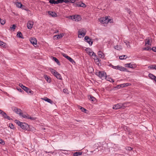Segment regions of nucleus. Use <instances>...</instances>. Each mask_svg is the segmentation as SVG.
<instances>
[{"instance_id":"obj_1","label":"nucleus","mask_w":156,"mask_h":156,"mask_svg":"<svg viewBox=\"0 0 156 156\" xmlns=\"http://www.w3.org/2000/svg\"><path fill=\"white\" fill-rule=\"evenodd\" d=\"M15 122L22 129L27 130L29 128V125L25 122H21L17 120H15Z\"/></svg>"},{"instance_id":"obj_2","label":"nucleus","mask_w":156,"mask_h":156,"mask_svg":"<svg viewBox=\"0 0 156 156\" xmlns=\"http://www.w3.org/2000/svg\"><path fill=\"white\" fill-rule=\"evenodd\" d=\"M87 31L85 29L80 30L78 32V37L79 38H81L84 37L86 34Z\"/></svg>"},{"instance_id":"obj_3","label":"nucleus","mask_w":156,"mask_h":156,"mask_svg":"<svg viewBox=\"0 0 156 156\" xmlns=\"http://www.w3.org/2000/svg\"><path fill=\"white\" fill-rule=\"evenodd\" d=\"M99 21L103 24H107L109 22L111 23L112 20L111 19H108V17H102L99 19Z\"/></svg>"},{"instance_id":"obj_4","label":"nucleus","mask_w":156,"mask_h":156,"mask_svg":"<svg viewBox=\"0 0 156 156\" xmlns=\"http://www.w3.org/2000/svg\"><path fill=\"white\" fill-rule=\"evenodd\" d=\"M101 79H105L106 76V73L104 71H99L98 73H97L96 74Z\"/></svg>"},{"instance_id":"obj_5","label":"nucleus","mask_w":156,"mask_h":156,"mask_svg":"<svg viewBox=\"0 0 156 156\" xmlns=\"http://www.w3.org/2000/svg\"><path fill=\"white\" fill-rule=\"evenodd\" d=\"M19 85L22 88L28 93L33 94V91H32L29 88L23 85L22 84L20 83Z\"/></svg>"},{"instance_id":"obj_6","label":"nucleus","mask_w":156,"mask_h":156,"mask_svg":"<svg viewBox=\"0 0 156 156\" xmlns=\"http://www.w3.org/2000/svg\"><path fill=\"white\" fill-rule=\"evenodd\" d=\"M92 56V58H93L94 59L96 64L98 66H99L100 62L101 61V60L98 58V56L96 55L95 53Z\"/></svg>"},{"instance_id":"obj_7","label":"nucleus","mask_w":156,"mask_h":156,"mask_svg":"<svg viewBox=\"0 0 156 156\" xmlns=\"http://www.w3.org/2000/svg\"><path fill=\"white\" fill-rule=\"evenodd\" d=\"M124 105V103H118L117 104L113 105V108L116 110L121 108L125 106Z\"/></svg>"},{"instance_id":"obj_8","label":"nucleus","mask_w":156,"mask_h":156,"mask_svg":"<svg viewBox=\"0 0 156 156\" xmlns=\"http://www.w3.org/2000/svg\"><path fill=\"white\" fill-rule=\"evenodd\" d=\"M12 109L13 111H14L16 113L19 114L20 115L22 114V111L20 108H17L16 107H12Z\"/></svg>"},{"instance_id":"obj_9","label":"nucleus","mask_w":156,"mask_h":156,"mask_svg":"<svg viewBox=\"0 0 156 156\" xmlns=\"http://www.w3.org/2000/svg\"><path fill=\"white\" fill-rule=\"evenodd\" d=\"M85 41L89 44V45L91 46L93 43L92 39H90L88 36H86L84 37Z\"/></svg>"},{"instance_id":"obj_10","label":"nucleus","mask_w":156,"mask_h":156,"mask_svg":"<svg viewBox=\"0 0 156 156\" xmlns=\"http://www.w3.org/2000/svg\"><path fill=\"white\" fill-rule=\"evenodd\" d=\"M71 19L75 21H78L81 19V17L79 15H76L74 16H71Z\"/></svg>"},{"instance_id":"obj_11","label":"nucleus","mask_w":156,"mask_h":156,"mask_svg":"<svg viewBox=\"0 0 156 156\" xmlns=\"http://www.w3.org/2000/svg\"><path fill=\"white\" fill-rule=\"evenodd\" d=\"M34 23L32 21H29L27 23V27L28 29H31L34 25Z\"/></svg>"},{"instance_id":"obj_12","label":"nucleus","mask_w":156,"mask_h":156,"mask_svg":"<svg viewBox=\"0 0 156 156\" xmlns=\"http://www.w3.org/2000/svg\"><path fill=\"white\" fill-rule=\"evenodd\" d=\"M30 41L31 44H32L34 47L37 46V41L36 38L34 37L31 38L30 39Z\"/></svg>"},{"instance_id":"obj_13","label":"nucleus","mask_w":156,"mask_h":156,"mask_svg":"<svg viewBox=\"0 0 156 156\" xmlns=\"http://www.w3.org/2000/svg\"><path fill=\"white\" fill-rule=\"evenodd\" d=\"M85 50L88 54L90 56L91 55L92 56L94 53L90 48H87Z\"/></svg>"},{"instance_id":"obj_14","label":"nucleus","mask_w":156,"mask_h":156,"mask_svg":"<svg viewBox=\"0 0 156 156\" xmlns=\"http://www.w3.org/2000/svg\"><path fill=\"white\" fill-rule=\"evenodd\" d=\"M63 55L64 57L66 58L67 59L69 60V61L72 63L75 62L74 60L72 58L67 55L64 54Z\"/></svg>"},{"instance_id":"obj_15","label":"nucleus","mask_w":156,"mask_h":156,"mask_svg":"<svg viewBox=\"0 0 156 156\" xmlns=\"http://www.w3.org/2000/svg\"><path fill=\"white\" fill-rule=\"evenodd\" d=\"M98 55L100 58L102 59H105V55L101 51H98Z\"/></svg>"},{"instance_id":"obj_16","label":"nucleus","mask_w":156,"mask_h":156,"mask_svg":"<svg viewBox=\"0 0 156 156\" xmlns=\"http://www.w3.org/2000/svg\"><path fill=\"white\" fill-rule=\"evenodd\" d=\"M2 116L5 119H7L8 120L12 119H11L9 116L5 112H4L3 114H2Z\"/></svg>"},{"instance_id":"obj_17","label":"nucleus","mask_w":156,"mask_h":156,"mask_svg":"<svg viewBox=\"0 0 156 156\" xmlns=\"http://www.w3.org/2000/svg\"><path fill=\"white\" fill-rule=\"evenodd\" d=\"M55 1V0H50L49 1L50 3L52 4H57L60 3L61 2V1L60 0H56Z\"/></svg>"},{"instance_id":"obj_18","label":"nucleus","mask_w":156,"mask_h":156,"mask_svg":"<svg viewBox=\"0 0 156 156\" xmlns=\"http://www.w3.org/2000/svg\"><path fill=\"white\" fill-rule=\"evenodd\" d=\"M64 35V34L63 33H61L60 34L58 35H55L54 36V37H56L55 39H58L61 38Z\"/></svg>"},{"instance_id":"obj_19","label":"nucleus","mask_w":156,"mask_h":156,"mask_svg":"<svg viewBox=\"0 0 156 156\" xmlns=\"http://www.w3.org/2000/svg\"><path fill=\"white\" fill-rule=\"evenodd\" d=\"M48 14L52 16V17H56L57 16V15L56 13L54 12H51L49 11H48Z\"/></svg>"},{"instance_id":"obj_20","label":"nucleus","mask_w":156,"mask_h":156,"mask_svg":"<svg viewBox=\"0 0 156 156\" xmlns=\"http://www.w3.org/2000/svg\"><path fill=\"white\" fill-rule=\"evenodd\" d=\"M42 99L51 104H52L53 103V101H52L50 99L47 97H45L44 98H42Z\"/></svg>"},{"instance_id":"obj_21","label":"nucleus","mask_w":156,"mask_h":156,"mask_svg":"<svg viewBox=\"0 0 156 156\" xmlns=\"http://www.w3.org/2000/svg\"><path fill=\"white\" fill-rule=\"evenodd\" d=\"M148 76L151 79L154 80L156 79V76L150 73L149 74Z\"/></svg>"},{"instance_id":"obj_22","label":"nucleus","mask_w":156,"mask_h":156,"mask_svg":"<svg viewBox=\"0 0 156 156\" xmlns=\"http://www.w3.org/2000/svg\"><path fill=\"white\" fill-rule=\"evenodd\" d=\"M59 80L62 79V77L60 74L58 72L56 73L54 75Z\"/></svg>"},{"instance_id":"obj_23","label":"nucleus","mask_w":156,"mask_h":156,"mask_svg":"<svg viewBox=\"0 0 156 156\" xmlns=\"http://www.w3.org/2000/svg\"><path fill=\"white\" fill-rule=\"evenodd\" d=\"M114 48L115 49H116L117 50H120L122 49V48L121 46L117 45L114 47Z\"/></svg>"},{"instance_id":"obj_24","label":"nucleus","mask_w":156,"mask_h":156,"mask_svg":"<svg viewBox=\"0 0 156 156\" xmlns=\"http://www.w3.org/2000/svg\"><path fill=\"white\" fill-rule=\"evenodd\" d=\"M44 78L48 82L50 83L51 81V78L48 77L47 75H45L44 76Z\"/></svg>"},{"instance_id":"obj_25","label":"nucleus","mask_w":156,"mask_h":156,"mask_svg":"<svg viewBox=\"0 0 156 156\" xmlns=\"http://www.w3.org/2000/svg\"><path fill=\"white\" fill-rule=\"evenodd\" d=\"M105 79L107 81H109L113 83L114 82V80L111 77H109L106 76Z\"/></svg>"},{"instance_id":"obj_26","label":"nucleus","mask_w":156,"mask_h":156,"mask_svg":"<svg viewBox=\"0 0 156 156\" xmlns=\"http://www.w3.org/2000/svg\"><path fill=\"white\" fill-rule=\"evenodd\" d=\"M52 59L58 65H59V66H60V63L59 60L56 58H55V57H53Z\"/></svg>"},{"instance_id":"obj_27","label":"nucleus","mask_w":156,"mask_h":156,"mask_svg":"<svg viewBox=\"0 0 156 156\" xmlns=\"http://www.w3.org/2000/svg\"><path fill=\"white\" fill-rule=\"evenodd\" d=\"M17 36L19 38L23 39L24 37L23 36V35L20 32H18L17 33Z\"/></svg>"},{"instance_id":"obj_28","label":"nucleus","mask_w":156,"mask_h":156,"mask_svg":"<svg viewBox=\"0 0 156 156\" xmlns=\"http://www.w3.org/2000/svg\"><path fill=\"white\" fill-rule=\"evenodd\" d=\"M78 109H80L82 112L86 113V111L87 110L84 108L80 106H78Z\"/></svg>"},{"instance_id":"obj_29","label":"nucleus","mask_w":156,"mask_h":156,"mask_svg":"<svg viewBox=\"0 0 156 156\" xmlns=\"http://www.w3.org/2000/svg\"><path fill=\"white\" fill-rule=\"evenodd\" d=\"M126 67L131 68H133V64H131V63H127L125 65Z\"/></svg>"},{"instance_id":"obj_30","label":"nucleus","mask_w":156,"mask_h":156,"mask_svg":"<svg viewBox=\"0 0 156 156\" xmlns=\"http://www.w3.org/2000/svg\"><path fill=\"white\" fill-rule=\"evenodd\" d=\"M0 45L2 47L5 48L6 47V44L4 42L0 41Z\"/></svg>"},{"instance_id":"obj_31","label":"nucleus","mask_w":156,"mask_h":156,"mask_svg":"<svg viewBox=\"0 0 156 156\" xmlns=\"http://www.w3.org/2000/svg\"><path fill=\"white\" fill-rule=\"evenodd\" d=\"M130 84L129 83H124L121 84L120 87H123L127 86H128Z\"/></svg>"},{"instance_id":"obj_32","label":"nucleus","mask_w":156,"mask_h":156,"mask_svg":"<svg viewBox=\"0 0 156 156\" xmlns=\"http://www.w3.org/2000/svg\"><path fill=\"white\" fill-rule=\"evenodd\" d=\"M82 152H76L73 154L74 156H78L82 154Z\"/></svg>"},{"instance_id":"obj_33","label":"nucleus","mask_w":156,"mask_h":156,"mask_svg":"<svg viewBox=\"0 0 156 156\" xmlns=\"http://www.w3.org/2000/svg\"><path fill=\"white\" fill-rule=\"evenodd\" d=\"M108 66L110 67H111L112 68L115 69H119V66H114L111 64H110L108 65Z\"/></svg>"},{"instance_id":"obj_34","label":"nucleus","mask_w":156,"mask_h":156,"mask_svg":"<svg viewBox=\"0 0 156 156\" xmlns=\"http://www.w3.org/2000/svg\"><path fill=\"white\" fill-rule=\"evenodd\" d=\"M88 97L89 99L92 101H94L96 100L95 98L93 96L90 95Z\"/></svg>"},{"instance_id":"obj_35","label":"nucleus","mask_w":156,"mask_h":156,"mask_svg":"<svg viewBox=\"0 0 156 156\" xmlns=\"http://www.w3.org/2000/svg\"><path fill=\"white\" fill-rule=\"evenodd\" d=\"M17 7L19 8H21L23 6L21 2H17L16 3Z\"/></svg>"},{"instance_id":"obj_36","label":"nucleus","mask_w":156,"mask_h":156,"mask_svg":"<svg viewBox=\"0 0 156 156\" xmlns=\"http://www.w3.org/2000/svg\"><path fill=\"white\" fill-rule=\"evenodd\" d=\"M81 2H76L75 3H74L73 5L75 7H81Z\"/></svg>"},{"instance_id":"obj_37","label":"nucleus","mask_w":156,"mask_h":156,"mask_svg":"<svg viewBox=\"0 0 156 156\" xmlns=\"http://www.w3.org/2000/svg\"><path fill=\"white\" fill-rule=\"evenodd\" d=\"M50 71L51 72V73H52V74H53V75H55V74L57 72L56 71L50 68Z\"/></svg>"},{"instance_id":"obj_38","label":"nucleus","mask_w":156,"mask_h":156,"mask_svg":"<svg viewBox=\"0 0 156 156\" xmlns=\"http://www.w3.org/2000/svg\"><path fill=\"white\" fill-rule=\"evenodd\" d=\"M145 43L146 44H147L149 45H151L150 40L149 39H145Z\"/></svg>"},{"instance_id":"obj_39","label":"nucleus","mask_w":156,"mask_h":156,"mask_svg":"<svg viewBox=\"0 0 156 156\" xmlns=\"http://www.w3.org/2000/svg\"><path fill=\"white\" fill-rule=\"evenodd\" d=\"M127 58V56L126 55H124L120 56L119 57V59L120 60H123L126 58Z\"/></svg>"},{"instance_id":"obj_40","label":"nucleus","mask_w":156,"mask_h":156,"mask_svg":"<svg viewBox=\"0 0 156 156\" xmlns=\"http://www.w3.org/2000/svg\"><path fill=\"white\" fill-rule=\"evenodd\" d=\"M149 69H155L156 70V65H151L148 66Z\"/></svg>"},{"instance_id":"obj_41","label":"nucleus","mask_w":156,"mask_h":156,"mask_svg":"<svg viewBox=\"0 0 156 156\" xmlns=\"http://www.w3.org/2000/svg\"><path fill=\"white\" fill-rule=\"evenodd\" d=\"M124 42L125 43L126 45V46L128 48H130V46L129 45V43L128 41H127L126 40H125L124 41Z\"/></svg>"},{"instance_id":"obj_42","label":"nucleus","mask_w":156,"mask_h":156,"mask_svg":"<svg viewBox=\"0 0 156 156\" xmlns=\"http://www.w3.org/2000/svg\"><path fill=\"white\" fill-rule=\"evenodd\" d=\"M119 69H117L121 71H125L126 69L125 68L122 66H119Z\"/></svg>"},{"instance_id":"obj_43","label":"nucleus","mask_w":156,"mask_h":156,"mask_svg":"<svg viewBox=\"0 0 156 156\" xmlns=\"http://www.w3.org/2000/svg\"><path fill=\"white\" fill-rule=\"evenodd\" d=\"M0 23L2 25H4L5 23V20L1 19Z\"/></svg>"},{"instance_id":"obj_44","label":"nucleus","mask_w":156,"mask_h":156,"mask_svg":"<svg viewBox=\"0 0 156 156\" xmlns=\"http://www.w3.org/2000/svg\"><path fill=\"white\" fill-rule=\"evenodd\" d=\"M151 48H152L147 47L144 48L143 49L144 50L150 51L152 50Z\"/></svg>"},{"instance_id":"obj_45","label":"nucleus","mask_w":156,"mask_h":156,"mask_svg":"<svg viewBox=\"0 0 156 156\" xmlns=\"http://www.w3.org/2000/svg\"><path fill=\"white\" fill-rule=\"evenodd\" d=\"M125 149L127 151H130L132 150V148L131 147H126L125 148Z\"/></svg>"},{"instance_id":"obj_46","label":"nucleus","mask_w":156,"mask_h":156,"mask_svg":"<svg viewBox=\"0 0 156 156\" xmlns=\"http://www.w3.org/2000/svg\"><path fill=\"white\" fill-rule=\"evenodd\" d=\"M0 144L2 145H4L5 144V142L3 140L0 138Z\"/></svg>"},{"instance_id":"obj_47","label":"nucleus","mask_w":156,"mask_h":156,"mask_svg":"<svg viewBox=\"0 0 156 156\" xmlns=\"http://www.w3.org/2000/svg\"><path fill=\"white\" fill-rule=\"evenodd\" d=\"M86 5L84 3L82 2H81L80 7H86Z\"/></svg>"},{"instance_id":"obj_48","label":"nucleus","mask_w":156,"mask_h":156,"mask_svg":"<svg viewBox=\"0 0 156 156\" xmlns=\"http://www.w3.org/2000/svg\"><path fill=\"white\" fill-rule=\"evenodd\" d=\"M16 26L14 25V24H13V25H12V27H10V28L11 29V30H14V29L16 28Z\"/></svg>"},{"instance_id":"obj_49","label":"nucleus","mask_w":156,"mask_h":156,"mask_svg":"<svg viewBox=\"0 0 156 156\" xmlns=\"http://www.w3.org/2000/svg\"><path fill=\"white\" fill-rule=\"evenodd\" d=\"M69 2L74 3L75 2V0H68Z\"/></svg>"},{"instance_id":"obj_50","label":"nucleus","mask_w":156,"mask_h":156,"mask_svg":"<svg viewBox=\"0 0 156 156\" xmlns=\"http://www.w3.org/2000/svg\"><path fill=\"white\" fill-rule=\"evenodd\" d=\"M152 50H153L154 52H156V47H154L151 48Z\"/></svg>"},{"instance_id":"obj_51","label":"nucleus","mask_w":156,"mask_h":156,"mask_svg":"<svg viewBox=\"0 0 156 156\" xmlns=\"http://www.w3.org/2000/svg\"><path fill=\"white\" fill-rule=\"evenodd\" d=\"M27 114H23L22 113V114L21 115H20V116H22L23 117L26 118V117H27L26 116Z\"/></svg>"},{"instance_id":"obj_52","label":"nucleus","mask_w":156,"mask_h":156,"mask_svg":"<svg viewBox=\"0 0 156 156\" xmlns=\"http://www.w3.org/2000/svg\"><path fill=\"white\" fill-rule=\"evenodd\" d=\"M9 127L12 129H13L14 128V126L12 124H11L9 125Z\"/></svg>"},{"instance_id":"obj_53","label":"nucleus","mask_w":156,"mask_h":156,"mask_svg":"<svg viewBox=\"0 0 156 156\" xmlns=\"http://www.w3.org/2000/svg\"><path fill=\"white\" fill-rule=\"evenodd\" d=\"M4 112H4L3 111L0 109V114L1 115H2V114H3Z\"/></svg>"},{"instance_id":"obj_54","label":"nucleus","mask_w":156,"mask_h":156,"mask_svg":"<svg viewBox=\"0 0 156 156\" xmlns=\"http://www.w3.org/2000/svg\"><path fill=\"white\" fill-rule=\"evenodd\" d=\"M17 89L18 90L20 91V92H23V90L20 88H17Z\"/></svg>"},{"instance_id":"obj_55","label":"nucleus","mask_w":156,"mask_h":156,"mask_svg":"<svg viewBox=\"0 0 156 156\" xmlns=\"http://www.w3.org/2000/svg\"><path fill=\"white\" fill-rule=\"evenodd\" d=\"M26 116H27V117H26V118L27 119H29V118L30 117V116H29V115L27 114Z\"/></svg>"},{"instance_id":"obj_56","label":"nucleus","mask_w":156,"mask_h":156,"mask_svg":"<svg viewBox=\"0 0 156 156\" xmlns=\"http://www.w3.org/2000/svg\"><path fill=\"white\" fill-rule=\"evenodd\" d=\"M29 119L31 120H35V118L34 117H30V118H29Z\"/></svg>"},{"instance_id":"obj_57","label":"nucleus","mask_w":156,"mask_h":156,"mask_svg":"<svg viewBox=\"0 0 156 156\" xmlns=\"http://www.w3.org/2000/svg\"><path fill=\"white\" fill-rule=\"evenodd\" d=\"M120 85H121V84H120V85H118L117 86V88H119L120 87H120Z\"/></svg>"},{"instance_id":"obj_58","label":"nucleus","mask_w":156,"mask_h":156,"mask_svg":"<svg viewBox=\"0 0 156 156\" xmlns=\"http://www.w3.org/2000/svg\"><path fill=\"white\" fill-rule=\"evenodd\" d=\"M59 32V31L58 30H56L54 32V33H58Z\"/></svg>"},{"instance_id":"obj_59","label":"nucleus","mask_w":156,"mask_h":156,"mask_svg":"<svg viewBox=\"0 0 156 156\" xmlns=\"http://www.w3.org/2000/svg\"><path fill=\"white\" fill-rule=\"evenodd\" d=\"M66 89H63V92H66Z\"/></svg>"},{"instance_id":"obj_60","label":"nucleus","mask_w":156,"mask_h":156,"mask_svg":"<svg viewBox=\"0 0 156 156\" xmlns=\"http://www.w3.org/2000/svg\"><path fill=\"white\" fill-rule=\"evenodd\" d=\"M61 151H69L66 150H60Z\"/></svg>"},{"instance_id":"obj_61","label":"nucleus","mask_w":156,"mask_h":156,"mask_svg":"<svg viewBox=\"0 0 156 156\" xmlns=\"http://www.w3.org/2000/svg\"><path fill=\"white\" fill-rule=\"evenodd\" d=\"M76 121L78 122H80V120H76Z\"/></svg>"},{"instance_id":"obj_62","label":"nucleus","mask_w":156,"mask_h":156,"mask_svg":"<svg viewBox=\"0 0 156 156\" xmlns=\"http://www.w3.org/2000/svg\"><path fill=\"white\" fill-rule=\"evenodd\" d=\"M128 12L129 13V14L130 13V11H128Z\"/></svg>"},{"instance_id":"obj_63","label":"nucleus","mask_w":156,"mask_h":156,"mask_svg":"<svg viewBox=\"0 0 156 156\" xmlns=\"http://www.w3.org/2000/svg\"><path fill=\"white\" fill-rule=\"evenodd\" d=\"M154 137H155V139H156V136H154Z\"/></svg>"}]
</instances>
